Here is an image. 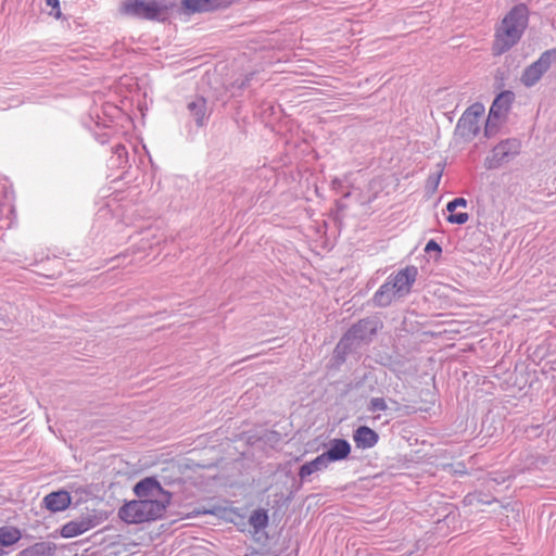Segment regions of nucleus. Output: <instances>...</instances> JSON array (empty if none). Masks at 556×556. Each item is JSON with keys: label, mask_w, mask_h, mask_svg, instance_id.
I'll list each match as a JSON object with an SVG mask.
<instances>
[{"label": "nucleus", "mask_w": 556, "mask_h": 556, "mask_svg": "<svg viewBox=\"0 0 556 556\" xmlns=\"http://www.w3.org/2000/svg\"><path fill=\"white\" fill-rule=\"evenodd\" d=\"M553 64H556V48L543 52L535 62L526 67L521 83L527 87L534 86Z\"/></svg>", "instance_id": "4"}, {"label": "nucleus", "mask_w": 556, "mask_h": 556, "mask_svg": "<svg viewBox=\"0 0 556 556\" xmlns=\"http://www.w3.org/2000/svg\"><path fill=\"white\" fill-rule=\"evenodd\" d=\"M425 251L426 252H430V251H437L438 253H441V248L440 245L433 241V240H430L427 244H426V248H425Z\"/></svg>", "instance_id": "19"}, {"label": "nucleus", "mask_w": 556, "mask_h": 556, "mask_svg": "<svg viewBox=\"0 0 556 556\" xmlns=\"http://www.w3.org/2000/svg\"><path fill=\"white\" fill-rule=\"evenodd\" d=\"M387 408V402L382 397H372L368 404V410L371 413L383 412Z\"/></svg>", "instance_id": "18"}, {"label": "nucleus", "mask_w": 556, "mask_h": 556, "mask_svg": "<svg viewBox=\"0 0 556 556\" xmlns=\"http://www.w3.org/2000/svg\"><path fill=\"white\" fill-rule=\"evenodd\" d=\"M470 110H471L476 115H479V114H481V113H482L483 108H482L481 105H479V104H476V105H472V106L470 108Z\"/></svg>", "instance_id": "21"}, {"label": "nucleus", "mask_w": 556, "mask_h": 556, "mask_svg": "<svg viewBox=\"0 0 556 556\" xmlns=\"http://www.w3.org/2000/svg\"><path fill=\"white\" fill-rule=\"evenodd\" d=\"M47 4L52 7L53 9H60L59 0H46ZM60 15V10H58L56 16Z\"/></svg>", "instance_id": "20"}, {"label": "nucleus", "mask_w": 556, "mask_h": 556, "mask_svg": "<svg viewBox=\"0 0 556 556\" xmlns=\"http://www.w3.org/2000/svg\"><path fill=\"white\" fill-rule=\"evenodd\" d=\"M188 110L197 121L198 125H203L206 118V100L203 97H197L194 100L189 102Z\"/></svg>", "instance_id": "14"}, {"label": "nucleus", "mask_w": 556, "mask_h": 556, "mask_svg": "<svg viewBox=\"0 0 556 556\" xmlns=\"http://www.w3.org/2000/svg\"><path fill=\"white\" fill-rule=\"evenodd\" d=\"M72 497L67 491L51 492L43 497L45 507L52 511H63L71 506Z\"/></svg>", "instance_id": "9"}, {"label": "nucleus", "mask_w": 556, "mask_h": 556, "mask_svg": "<svg viewBox=\"0 0 556 556\" xmlns=\"http://www.w3.org/2000/svg\"><path fill=\"white\" fill-rule=\"evenodd\" d=\"M22 538L20 529L15 527H0V546H11Z\"/></svg>", "instance_id": "15"}, {"label": "nucleus", "mask_w": 556, "mask_h": 556, "mask_svg": "<svg viewBox=\"0 0 556 556\" xmlns=\"http://www.w3.org/2000/svg\"><path fill=\"white\" fill-rule=\"evenodd\" d=\"M328 466L329 463L326 459V456H324V454H320L315 459L307 462L301 466L299 470V477L301 479H305L306 477L311 476L316 471L326 469Z\"/></svg>", "instance_id": "13"}, {"label": "nucleus", "mask_w": 556, "mask_h": 556, "mask_svg": "<svg viewBox=\"0 0 556 556\" xmlns=\"http://www.w3.org/2000/svg\"><path fill=\"white\" fill-rule=\"evenodd\" d=\"M520 143L517 140H505L498 143L492 151L489 159L490 166H497L502 162L519 152Z\"/></svg>", "instance_id": "7"}, {"label": "nucleus", "mask_w": 556, "mask_h": 556, "mask_svg": "<svg viewBox=\"0 0 556 556\" xmlns=\"http://www.w3.org/2000/svg\"><path fill=\"white\" fill-rule=\"evenodd\" d=\"M249 522L255 530L264 529L268 523L267 513L264 509L254 510Z\"/></svg>", "instance_id": "17"}, {"label": "nucleus", "mask_w": 556, "mask_h": 556, "mask_svg": "<svg viewBox=\"0 0 556 556\" xmlns=\"http://www.w3.org/2000/svg\"><path fill=\"white\" fill-rule=\"evenodd\" d=\"M351 453V445L346 440L334 439L330 442V447L327 452L323 453L330 464L331 462L343 460L348 458Z\"/></svg>", "instance_id": "11"}, {"label": "nucleus", "mask_w": 556, "mask_h": 556, "mask_svg": "<svg viewBox=\"0 0 556 556\" xmlns=\"http://www.w3.org/2000/svg\"><path fill=\"white\" fill-rule=\"evenodd\" d=\"M417 268L407 266L397 271L387 283H390L393 295L403 296L407 294L416 280Z\"/></svg>", "instance_id": "6"}, {"label": "nucleus", "mask_w": 556, "mask_h": 556, "mask_svg": "<svg viewBox=\"0 0 556 556\" xmlns=\"http://www.w3.org/2000/svg\"><path fill=\"white\" fill-rule=\"evenodd\" d=\"M138 497L118 509V517L128 525L151 522L163 518L172 502V494L155 478H144L134 486Z\"/></svg>", "instance_id": "1"}, {"label": "nucleus", "mask_w": 556, "mask_h": 556, "mask_svg": "<svg viewBox=\"0 0 556 556\" xmlns=\"http://www.w3.org/2000/svg\"><path fill=\"white\" fill-rule=\"evenodd\" d=\"M514 100L515 94L511 91H503L496 97L491 105L486 119V132L492 131V129L495 128L505 118Z\"/></svg>", "instance_id": "5"}, {"label": "nucleus", "mask_w": 556, "mask_h": 556, "mask_svg": "<svg viewBox=\"0 0 556 556\" xmlns=\"http://www.w3.org/2000/svg\"><path fill=\"white\" fill-rule=\"evenodd\" d=\"M168 9L164 0H127L123 2L121 12L141 20L165 21Z\"/></svg>", "instance_id": "3"}, {"label": "nucleus", "mask_w": 556, "mask_h": 556, "mask_svg": "<svg viewBox=\"0 0 556 556\" xmlns=\"http://www.w3.org/2000/svg\"><path fill=\"white\" fill-rule=\"evenodd\" d=\"M467 201L464 198H456L453 201L448 202L446 205V210L448 211L447 222L451 224L463 225L468 222L469 216L467 213H456L457 207H466Z\"/></svg>", "instance_id": "12"}, {"label": "nucleus", "mask_w": 556, "mask_h": 556, "mask_svg": "<svg viewBox=\"0 0 556 556\" xmlns=\"http://www.w3.org/2000/svg\"><path fill=\"white\" fill-rule=\"evenodd\" d=\"M353 440L358 448H370L374 447L378 440V433L367 426L358 427L353 433Z\"/></svg>", "instance_id": "10"}, {"label": "nucleus", "mask_w": 556, "mask_h": 556, "mask_svg": "<svg viewBox=\"0 0 556 556\" xmlns=\"http://www.w3.org/2000/svg\"><path fill=\"white\" fill-rule=\"evenodd\" d=\"M97 521L92 517H86L79 520L66 522L60 530L62 538L71 539L80 535L96 527Z\"/></svg>", "instance_id": "8"}, {"label": "nucleus", "mask_w": 556, "mask_h": 556, "mask_svg": "<svg viewBox=\"0 0 556 556\" xmlns=\"http://www.w3.org/2000/svg\"><path fill=\"white\" fill-rule=\"evenodd\" d=\"M529 24V8L525 3L514 5L495 29L492 52L502 55L515 47Z\"/></svg>", "instance_id": "2"}, {"label": "nucleus", "mask_w": 556, "mask_h": 556, "mask_svg": "<svg viewBox=\"0 0 556 556\" xmlns=\"http://www.w3.org/2000/svg\"><path fill=\"white\" fill-rule=\"evenodd\" d=\"M396 295L392 294L390 283L382 285L374 295V302L378 306H387Z\"/></svg>", "instance_id": "16"}]
</instances>
